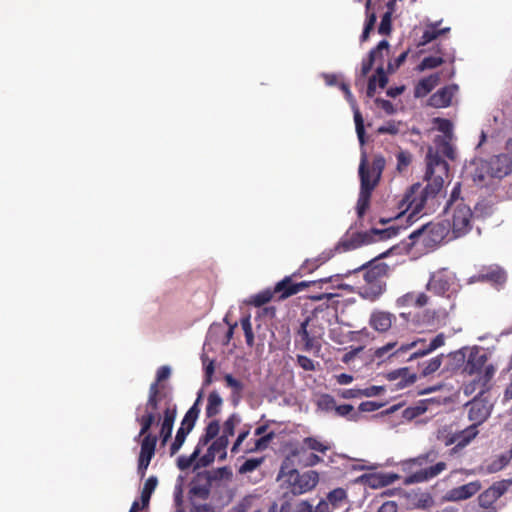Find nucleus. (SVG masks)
<instances>
[{
	"label": "nucleus",
	"mask_w": 512,
	"mask_h": 512,
	"mask_svg": "<svg viewBox=\"0 0 512 512\" xmlns=\"http://www.w3.org/2000/svg\"><path fill=\"white\" fill-rule=\"evenodd\" d=\"M416 374H410L408 368H400L388 373L389 380H398L400 382L397 384L399 388H404L410 384H413L416 381Z\"/></svg>",
	"instance_id": "nucleus-29"
},
{
	"label": "nucleus",
	"mask_w": 512,
	"mask_h": 512,
	"mask_svg": "<svg viewBox=\"0 0 512 512\" xmlns=\"http://www.w3.org/2000/svg\"><path fill=\"white\" fill-rule=\"evenodd\" d=\"M399 232V228L396 227H388L385 229H376L372 228L369 233H371V242L375 240H386L392 237H395Z\"/></svg>",
	"instance_id": "nucleus-43"
},
{
	"label": "nucleus",
	"mask_w": 512,
	"mask_h": 512,
	"mask_svg": "<svg viewBox=\"0 0 512 512\" xmlns=\"http://www.w3.org/2000/svg\"><path fill=\"white\" fill-rule=\"evenodd\" d=\"M199 408H198V400L194 403V405L186 412L180 427H185V430L191 432L193 429L195 422L199 416Z\"/></svg>",
	"instance_id": "nucleus-41"
},
{
	"label": "nucleus",
	"mask_w": 512,
	"mask_h": 512,
	"mask_svg": "<svg viewBox=\"0 0 512 512\" xmlns=\"http://www.w3.org/2000/svg\"><path fill=\"white\" fill-rule=\"evenodd\" d=\"M370 243L372 242L371 233H369V231L354 232L351 235L346 234L335 246V251L345 252Z\"/></svg>",
	"instance_id": "nucleus-15"
},
{
	"label": "nucleus",
	"mask_w": 512,
	"mask_h": 512,
	"mask_svg": "<svg viewBox=\"0 0 512 512\" xmlns=\"http://www.w3.org/2000/svg\"><path fill=\"white\" fill-rule=\"evenodd\" d=\"M451 284V276L445 270H442L437 271L431 275L426 288L428 291L442 296L449 291Z\"/></svg>",
	"instance_id": "nucleus-17"
},
{
	"label": "nucleus",
	"mask_w": 512,
	"mask_h": 512,
	"mask_svg": "<svg viewBox=\"0 0 512 512\" xmlns=\"http://www.w3.org/2000/svg\"><path fill=\"white\" fill-rule=\"evenodd\" d=\"M317 406L322 411H326V412H329L332 410L335 411L336 400L330 394H322L317 401Z\"/></svg>",
	"instance_id": "nucleus-52"
},
{
	"label": "nucleus",
	"mask_w": 512,
	"mask_h": 512,
	"mask_svg": "<svg viewBox=\"0 0 512 512\" xmlns=\"http://www.w3.org/2000/svg\"><path fill=\"white\" fill-rule=\"evenodd\" d=\"M220 425L218 420H213L208 423L205 428L204 434L199 438L197 446H200L202 449L206 446L211 440L215 439L219 434Z\"/></svg>",
	"instance_id": "nucleus-34"
},
{
	"label": "nucleus",
	"mask_w": 512,
	"mask_h": 512,
	"mask_svg": "<svg viewBox=\"0 0 512 512\" xmlns=\"http://www.w3.org/2000/svg\"><path fill=\"white\" fill-rule=\"evenodd\" d=\"M232 476V472L228 467H220L213 471L212 474L207 473V477L213 480L229 479Z\"/></svg>",
	"instance_id": "nucleus-61"
},
{
	"label": "nucleus",
	"mask_w": 512,
	"mask_h": 512,
	"mask_svg": "<svg viewBox=\"0 0 512 512\" xmlns=\"http://www.w3.org/2000/svg\"><path fill=\"white\" fill-rule=\"evenodd\" d=\"M495 374V368L493 365H485L483 367V373L478 378L479 382L481 383V389L479 391L480 395H483L489 390L488 383L491 381Z\"/></svg>",
	"instance_id": "nucleus-47"
},
{
	"label": "nucleus",
	"mask_w": 512,
	"mask_h": 512,
	"mask_svg": "<svg viewBox=\"0 0 512 512\" xmlns=\"http://www.w3.org/2000/svg\"><path fill=\"white\" fill-rule=\"evenodd\" d=\"M478 426L471 424L467 428L456 432L457 442H459V446L466 447L473 439L478 435Z\"/></svg>",
	"instance_id": "nucleus-36"
},
{
	"label": "nucleus",
	"mask_w": 512,
	"mask_h": 512,
	"mask_svg": "<svg viewBox=\"0 0 512 512\" xmlns=\"http://www.w3.org/2000/svg\"><path fill=\"white\" fill-rule=\"evenodd\" d=\"M482 396L478 393L473 400L467 403L469 406L468 418L476 426L481 425L491 413L492 406L487 400L482 399Z\"/></svg>",
	"instance_id": "nucleus-11"
},
{
	"label": "nucleus",
	"mask_w": 512,
	"mask_h": 512,
	"mask_svg": "<svg viewBox=\"0 0 512 512\" xmlns=\"http://www.w3.org/2000/svg\"><path fill=\"white\" fill-rule=\"evenodd\" d=\"M334 250L330 249L327 251L322 252L317 258H314V262H317L316 265L309 267L310 263L312 261H305L301 267V269L305 272L311 273L315 269H317L319 266L327 262L329 259H331L334 256Z\"/></svg>",
	"instance_id": "nucleus-42"
},
{
	"label": "nucleus",
	"mask_w": 512,
	"mask_h": 512,
	"mask_svg": "<svg viewBox=\"0 0 512 512\" xmlns=\"http://www.w3.org/2000/svg\"><path fill=\"white\" fill-rule=\"evenodd\" d=\"M507 282L506 271L497 264L482 266L478 272L472 275L468 283H488L496 288L502 287Z\"/></svg>",
	"instance_id": "nucleus-9"
},
{
	"label": "nucleus",
	"mask_w": 512,
	"mask_h": 512,
	"mask_svg": "<svg viewBox=\"0 0 512 512\" xmlns=\"http://www.w3.org/2000/svg\"><path fill=\"white\" fill-rule=\"evenodd\" d=\"M211 486V478H208L206 475L204 481H201V479H197L191 483L189 493L191 497H196L201 500H207L210 496Z\"/></svg>",
	"instance_id": "nucleus-25"
},
{
	"label": "nucleus",
	"mask_w": 512,
	"mask_h": 512,
	"mask_svg": "<svg viewBox=\"0 0 512 512\" xmlns=\"http://www.w3.org/2000/svg\"><path fill=\"white\" fill-rule=\"evenodd\" d=\"M354 122H355L358 139L361 144H364V142H365L364 141V135H365L364 120H363V117L358 108H355V110H354Z\"/></svg>",
	"instance_id": "nucleus-57"
},
{
	"label": "nucleus",
	"mask_w": 512,
	"mask_h": 512,
	"mask_svg": "<svg viewBox=\"0 0 512 512\" xmlns=\"http://www.w3.org/2000/svg\"><path fill=\"white\" fill-rule=\"evenodd\" d=\"M461 194V183L457 182L450 194L449 200L447 201L446 207L460 205V202H464V199L460 196Z\"/></svg>",
	"instance_id": "nucleus-58"
},
{
	"label": "nucleus",
	"mask_w": 512,
	"mask_h": 512,
	"mask_svg": "<svg viewBox=\"0 0 512 512\" xmlns=\"http://www.w3.org/2000/svg\"><path fill=\"white\" fill-rule=\"evenodd\" d=\"M433 122L437 125V129L444 133L442 137H448L449 139H452L453 125L450 120L437 117L434 118Z\"/></svg>",
	"instance_id": "nucleus-54"
},
{
	"label": "nucleus",
	"mask_w": 512,
	"mask_h": 512,
	"mask_svg": "<svg viewBox=\"0 0 512 512\" xmlns=\"http://www.w3.org/2000/svg\"><path fill=\"white\" fill-rule=\"evenodd\" d=\"M445 212L451 213L450 225L455 237H461L471 230L473 213L465 202H460V205L445 207Z\"/></svg>",
	"instance_id": "nucleus-5"
},
{
	"label": "nucleus",
	"mask_w": 512,
	"mask_h": 512,
	"mask_svg": "<svg viewBox=\"0 0 512 512\" xmlns=\"http://www.w3.org/2000/svg\"><path fill=\"white\" fill-rule=\"evenodd\" d=\"M481 489L479 481H472L467 484L455 487L447 493V499L449 501H461L466 500L474 496Z\"/></svg>",
	"instance_id": "nucleus-20"
},
{
	"label": "nucleus",
	"mask_w": 512,
	"mask_h": 512,
	"mask_svg": "<svg viewBox=\"0 0 512 512\" xmlns=\"http://www.w3.org/2000/svg\"><path fill=\"white\" fill-rule=\"evenodd\" d=\"M392 31V11H386L382 16L378 33L381 35H389Z\"/></svg>",
	"instance_id": "nucleus-55"
},
{
	"label": "nucleus",
	"mask_w": 512,
	"mask_h": 512,
	"mask_svg": "<svg viewBox=\"0 0 512 512\" xmlns=\"http://www.w3.org/2000/svg\"><path fill=\"white\" fill-rule=\"evenodd\" d=\"M335 413L341 417H347L349 420L357 421L358 412L355 411L351 404L336 405Z\"/></svg>",
	"instance_id": "nucleus-51"
},
{
	"label": "nucleus",
	"mask_w": 512,
	"mask_h": 512,
	"mask_svg": "<svg viewBox=\"0 0 512 512\" xmlns=\"http://www.w3.org/2000/svg\"><path fill=\"white\" fill-rule=\"evenodd\" d=\"M262 463L261 458H251L246 460L239 468V473L245 474L254 471L257 469Z\"/></svg>",
	"instance_id": "nucleus-60"
},
{
	"label": "nucleus",
	"mask_w": 512,
	"mask_h": 512,
	"mask_svg": "<svg viewBox=\"0 0 512 512\" xmlns=\"http://www.w3.org/2000/svg\"><path fill=\"white\" fill-rule=\"evenodd\" d=\"M384 167L385 159L381 156L374 158L371 168H368V166L366 165V169L369 171L370 183L375 182V186H377Z\"/></svg>",
	"instance_id": "nucleus-37"
},
{
	"label": "nucleus",
	"mask_w": 512,
	"mask_h": 512,
	"mask_svg": "<svg viewBox=\"0 0 512 512\" xmlns=\"http://www.w3.org/2000/svg\"><path fill=\"white\" fill-rule=\"evenodd\" d=\"M189 433H190V431L185 430V427H179V429L177 430L175 439L170 446V454L172 456L175 455L180 450V448L182 447V445L185 442V439Z\"/></svg>",
	"instance_id": "nucleus-50"
},
{
	"label": "nucleus",
	"mask_w": 512,
	"mask_h": 512,
	"mask_svg": "<svg viewBox=\"0 0 512 512\" xmlns=\"http://www.w3.org/2000/svg\"><path fill=\"white\" fill-rule=\"evenodd\" d=\"M440 76L438 73L431 74L428 77L421 79L414 89V96L422 98L428 95L439 83Z\"/></svg>",
	"instance_id": "nucleus-24"
},
{
	"label": "nucleus",
	"mask_w": 512,
	"mask_h": 512,
	"mask_svg": "<svg viewBox=\"0 0 512 512\" xmlns=\"http://www.w3.org/2000/svg\"><path fill=\"white\" fill-rule=\"evenodd\" d=\"M447 468V465L445 462L440 461L437 462L434 465H431L427 468H423L419 471H416L409 476H407L404 480L405 485H411L415 483H422L429 481L438 475H440L443 471H445Z\"/></svg>",
	"instance_id": "nucleus-13"
},
{
	"label": "nucleus",
	"mask_w": 512,
	"mask_h": 512,
	"mask_svg": "<svg viewBox=\"0 0 512 512\" xmlns=\"http://www.w3.org/2000/svg\"><path fill=\"white\" fill-rule=\"evenodd\" d=\"M333 277L321 278L315 281H302L299 283H294L292 281V276H286L281 281H279L273 288L277 300H284L290 296H293L300 291L308 288L311 284L316 283H328L332 282Z\"/></svg>",
	"instance_id": "nucleus-10"
},
{
	"label": "nucleus",
	"mask_w": 512,
	"mask_h": 512,
	"mask_svg": "<svg viewBox=\"0 0 512 512\" xmlns=\"http://www.w3.org/2000/svg\"><path fill=\"white\" fill-rule=\"evenodd\" d=\"M512 490V477L494 482L478 496L479 506L485 512H497L495 503L507 492Z\"/></svg>",
	"instance_id": "nucleus-6"
},
{
	"label": "nucleus",
	"mask_w": 512,
	"mask_h": 512,
	"mask_svg": "<svg viewBox=\"0 0 512 512\" xmlns=\"http://www.w3.org/2000/svg\"><path fill=\"white\" fill-rule=\"evenodd\" d=\"M389 266L379 262L376 258L363 263L359 267L348 270L343 274L332 276L333 280H339L351 275L362 274L363 281L357 286L356 293L368 301H376L386 290L385 278L388 276Z\"/></svg>",
	"instance_id": "nucleus-3"
},
{
	"label": "nucleus",
	"mask_w": 512,
	"mask_h": 512,
	"mask_svg": "<svg viewBox=\"0 0 512 512\" xmlns=\"http://www.w3.org/2000/svg\"><path fill=\"white\" fill-rule=\"evenodd\" d=\"M396 159H397V170L399 172L404 171L411 164V161H412L411 154L406 151H400L399 153H397Z\"/></svg>",
	"instance_id": "nucleus-59"
},
{
	"label": "nucleus",
	"mask_w": 512,
	"mask_h": 512,
	"mask_svg": "<svg viewBox=\"0 0 512 512\" xmlns=\"http://www.w3.org/2000/svg\"><path fill=\"white\" fill-rule=\"evenodd\" d=\"M222 404L223 400L221 396L216 391L210 392L207 398L206 416L212 418L218 415L221 411Z\"/></svg>",
	"instance_id": "nucleus-32"
},
{
	"label": "nucleus",
	"mask_w": 512,
	"mask_h": 512,
	"mask_svg": "<svg viewBox=\"0 0 512 512\" xmlns=\"http://www.w3.org/2000/svg\"><path fill=\"white\" fill-rule=\"evenodd\" d=\"M202 449L200 446L195 447L193 453L190 456H180L177 459V466L180 470H186L191 467L194 461L197 460L201 453Z\"/></svg>",
	"instance_id": "nucleus-49"
},
{
	"label": "nucleus",
	"mask_w": 512,
	"mask_h": 512,
	"mask_svg": "<svg viewBox=\"0 0 512 512\" xmlns=\"http://www.w3.org/2000/svg\"><path fill=\"white\" fill-rule=\"evenodd\" d=\"M449 28L444 29H436V25H430L424 32L421 37V40L418 43V46H425L431 41L435 40L439 35L447 32Z\"/></svg>",
	"instance_id": "nucleus-44"
},
{
	"label": "nucleus",
	"mask_w": 512,
	"mask_h": 512,
	"mask_svg": "<svg viewBox=\"0 0 512 512\" xmlns=\"http://www.w3.org/2000/svg\"><path fill=\"white\" fill-rule=\"evenodd\" d=\"M443 63H444V59L442 57L428 56V57H425L421 61V63L418 65L417 69L419 71H424L427 69H434Z\"/></svg>",
	"instance_id": "nucleus-53"
},
{
	"label": "nucleus",
	"mask_w": 512,
	"mask_h": 512,
	"mask_svg": "<svg viewBox=\"0 0 512 512\" xmlns=\"http://www.w3.org/2000/svg\"><path fill=\"white\" fill-rule=\"evenodd\" d=\"M512 456L509 451H506L500 455L490 459L485 464V470L487 473H496L503 470L511 461Z\"/></svg>",
	"instance_id": "nucleus-27"
},
{
	"label": "nucleus",
	"mask_w": 512,
	"mask_h": 512,
	"mask_svg": "<svg viewBox=\"0 0 512 512\" xmlns=\"http://www.w3.org/2000/svg\"><path fill=\"white\" fill-rule=\"evenodd\" d=\"M389 47V42L387 40H382L374 49L369 52L367 59L363 60L361 66V75L363 77H365L371 71L374 62L377 61V55L381 54L382 51L388 52Z\"/></svg>",
	"instance_id": "nucleus-23"
},
{
	"label": "nucleus",
	"mask_w": 512,
	"mask_h": 512,
	"mask_svg": "<svg viewBox=\"0 0 512 512\" xmlns=\"http://www.w3.org/2000/svg\"><path fill=\"white\" fill-rule=\"evenodd\" d=\"M241 419L236 414H231L224 422L223 429H222V435L225 436V438H229V436H233L235 433V427L240 423Z\"/></svg>",
	"instance_id": "nucleus-48"
},
{
	"label": "nucleus",
	"mask_w": 512,
	"mask_h": 512,
	"mask_svg": "<svg viewBox=\"0 0 512 512\" xmlns=\"http://www.w3.org/2000/svg\"><path fill=\"white\" fill-rule=\"evenodd\" d=\"M422 342H424V340L413 341L411 343L401 345L397 349H395L396 345H397L396 342H389L386 345L377 348L374 352V356L379 359L384 358L387 354H389L388 357H391V356L398 357V356H401L402 354L408 352L412 348H415L418 345V343H422Z\"/></svg>",
	"instance_id": "nucleus-21"
},
{
	"label": "nucleus",
	"mask_w": 512,
	"mask_h": 512,
	"mask_svg": "<svg viewBox=\"0 0 512 512\" xmlns=\"http://www.w3.org/2000/svg\"><path fill=\"white\" fill-rule=\"evenodd\" d=\"M439 456V453L435 449H430L427 452L415 457L411 458L407 461L408 464L414 466H424L430 463H434Z\"/></svg>",
	"instance_id": "nucleus-38"
},
{
	"label": "nucleus",
	"mask_w": 512,
	"mask_h": 512,
	"mask_svg": "<svg viewBox=\"0 0 512 512\" xmlns=\"http://www.w3.org/2000/svg\"><path fill=\"white\" fill-rule=\"evenodd\" d=\"M274 297H276L273 289L263 290L256 295H253L250 300V304L255 307H261L266 303L270 302Z\"/></svg>",
	"instance_id": "nucleus-46"
},
{
	"label": "nucleus",
	"mask_w": 512,
	"mask_h": 512,
	"mask_svg": "<svg viewBox=\"0 0 512 512\" xmlns=\"http://www.w3.org/2000/svg\"><path fill=\"white\" fill-rule=\"evenodd\" d=\"M434 144V147H428L426 154L425 180L427 185L422 188L419 183L413 184L400 203L401 209L410 212L409 218L434 210L438 204V197L442 195L444 179L448 177L449 173V164L443 159V156L451 161L456 159L451 139L438 135L434 139Z\"/></svg>",
	"instance_id": "nucleus-1"
},
{
	"label": "nucleus",
	"mask_w": 512,
	"mask_h": 512,
	"mask_svg": "<svg viewBox=\"0 0 512 512\" xmlns=\"http://www.w3.org/2000/svg\"><path fill=\"white\" fill-rule=\"evenodd\" d=\"M377 132L379 134H390V135H396L399 132L398 124L394 121H388L384 125L380 126L377 129Z\"/></svg>",
	"instance_id": "nucleus-64"
},
{
	"label": "nucleus",
	"mask_w": 512,
	"mask_h": 512,
	"mask_svg": "<svg viewBox=\"0 0 512 512\" xmlns=\"http://www.w3.org/2000/svg\"><path fill=\"white\" fill-rule=\"evenodd\" d=\"M331 449V446L328 442L321 441L317 437H305L302 440V444L299 447V453L306 454V451H314L321 454H326L327 451Z\"/></svg>",
	"instance_id": "nucleus-22"
},
{
	"label": "nucleus",
	"mask_w": 512,
	"mask_h": 512,
	"mask_svg": "<svg viewBox=\"0 0 512 512\" xmlns=\"http://www.w3.org/2000/svg\"><path fill=\"white\" fill-rule=\"evenodd\" d=\"M354 122H355L358 139L361 144H364V142H365L364 141V135H365L364 120H363V117L358 108H355V110H354Z\"/></svg>",
	"instance_id": "nucleus-56"
},
{
	"label": "nucleus",
	"mask_w": 512,
	"mask_h": 512,
	"mask_svg": "<svg viewBox=\"0 0 512 512\" xmlns=\"http://www.w3.org/2000/svg\"><path fill=\"white\" fill-rule=\"evenodd\" d=\"M171 374V369L169 366H161L156 373V380L151 383L148 391L147 401L150 400V397H154L155 401V413H158L159 403L162 399H166L168 397L167 393H163L160 391L159 383L168 379Z\"/></svg>",
	"instance_id": "nucleus-16"
},
{
	"label": "nucleus",
	"mask_w": 512,
	"mask_h": 512,
	"mask_svg": "<svg viewBox=\"0 0 512 512\" xmlns=\"http://www.w3.org/2000/svg\"><path fill=\"white\" fill-rule=\"evenodd\" d=\"M395 321L396 316L393 313L382 310H375L370 315L369 325L375 331L379 333H385L392 327V324Z\"/></svg>",
	"instance_id": "nucleus-18"
},
{
	"label": "nucleus",
	"mask_w": 512,
	"mask_h": 512,
	"mask_svg": "<svg viewBox=\"0 0 512 512\" xmlns=\"http://www.w3.org/2000/svg\"><path fill=\"white\" fill-rule=\"evenodd\" d=\"M274 432H269L266 435H263L259 439L255 441L254 448L251 451H262L268 447L269 442L274 438Z\"/></svg>",
	"instance_id": "nucleus-62"
},
{
	"label": "nucleus",
	"mask_w": 512,
	"mask_h": 512,
	"mask_svg": "<svg viewBox=\"0 0 512 512\" xmlns=\"http://www.w3.org/2000/svg\"><path fill=\"white\" fill-rule=\"evenodd\" d=\"M293 455L296 456L299 463L305 467H313L323 462V459L316 453H309L308 451H306V454L299 453V448L293 452Z\"/></svg>",
	"instance_id": "nucleus-39"
},
{
	"label": "nucleus",
	"mask_w": 512,
	"mask_h": 512,
	"mask_svg": "<svg viewBox=\"0 0 512 512\" xmlns=\"http://www.w3.org/2000/svg\"><path fill=\"white\" fill-rule=\"evenodd\" d=\"M347 498L346 490L343 488H336L328 493L327 502L331 504L333 508H339Z\"/></svg>",
	"instance_id": "nucleus-45"
},
{
	"label": "nucleus",
	"mask_w": 512,
	"mask_h": 512,
	"mask_svg": "<svg viewBox=\"0 0 512 512\" xmlns=\"http://www.w3.org/2000/svg\"><path fill=\"white\" fill-rule=\"evenodd\" d=\"M494 176L502 178L512 173V157L506 154L496 156L492 161Z\"/></svg>",
	"instance_id": "nucleus-26"
},
{
	"label": "nucleus",
	"mask_w": 512,
	"mask_h": 512,
	"mask_svg": "<svg viewBox=\"0 0 512 512\" xmlns=\"http://www.w3.org/2000/svg\"><path fill=\"white\" fill-rule=\"evenodd\" d=\"M415 298H416L415 292H408L397 299V301H396L397 306H399V307L415 306L416 307Z\"/></svg>",
	"instance_id": "nucleus-63"
},
{
	"label": "nucleus",
	"mask_w": 512,
	"mask_h": 512,
	"mask_svg": "<svg viewBox=\"0 0 512 512\" xmlns=\"http://www.w3.org/2000/svg\"><path fill=\"white\" fill-rule=\"evenodd\" d=\"M158 480L155 476L149 477L144 483V487L141 491V508L148 507L150 498L154 490L156 489Z\"/></svg>",
	"instance_id": "nucleus-35"
},
{
	"label": "nucleus",
	"mask_w": 512,
	"mask_h": 512,
	"mask_svg": "<svg viewBox=\"0 0 512 512\" xmlns=\"http://www.w3.org/2000/svg\"><path fill=\"white\" fill-rule=\"evenodd\" d=\"M360 192L356 205V212L359 218H362L370 206V199L375 182L370 183L369 171L366 169V156H363L359 165Z\"/></svg>",
	"instance_id": "nucleus-7"
},
{
	"label": "nucleus",
	"mask_w": 512,
	"mask_h": 512,
	"mask_svg": "<svg viewBox=\"0 0 512 512\" xmlns=\"http://www.w3.org/2000/svg\"><path fill=\"white\" fill-rule=\"evenodd\" d=\"M444 343H445V336L443 333H440L430 341V343L427 345V347H425L423 349H418L417 351L413 352L409 356L408 360L410 361L413 359H417V358L426 356L427 354L433 352L437 348L443 346Z\"/></svg>",
	"instance_id": "nucleus-31"
},
{
	"label": "nucleus",
	"mask_w": 512,
	"mask_h": 512,
	"mask_svg": "<svg viewBox=\"0 0 512 512\" xmlns=\"http://www.w3.org/2000/svg\"><path fill=\"white\" fill-rule=\"evenodd\" d=\"M135 421L140 425V431L135 440L141 439L140 453L138 457V473L144 477L146 470L155 455L158 437L150 433L151 427L161 420L160 414L155 413L154 397H150L149 401L143 406L137 407Z\"/></svg>",
	"instance_id": "nucleus-2"
},
{
	"label": "nucleus",
	"mask_w": 512,
	"mask_h": 512,
	"mask_svg": "<svg viewBox=\"0 0 512 512\" xmlns=\"http://www.w3.org/2000/svg\"><path fill=\"white\" fill-rule=\"evenodd\" d=\"M486 362L487 356L485 354L471 353L465 364L464 371L470 375L480 373Z\"/></svg>",
	"instance_id": "nucleus-28"
},
{
	"label": "nucleus",
	"mask_w": 512,
	"mask_h": 512,
	"mask_svg": "<svg viewBox=\"0 0 512 512\" xmlns=\"http://www.w3.org/2000/svg\"><path fill=\"white\" fill-rule=\"evenodd\" d=\"M177 415V405L173 403L172 398L169 397L165 402V408L163 410V418L161 422L159 437L161 438L162 444H166L171 438L174 422Z\"/></svg>",
	"instance_id": "nucleus-12"
},
{
	"label": "nucleus",
	"mask_w": 512,
	"mask_h": 512,
	"mask_svg": "<svg viewBox=\"0 0 512 512\" xmlns=\"http://www.w3.org/2000/svg\"><path fill=\"white\" fill-rule=\"evenodd\" d=\"M443 354L437 355L428 361L419 364L420 376L426 377L435 373L442 365Z\"/></svg>",
	"instance_id": "nucleus-33"
},
{
	"label": "nucleus",
	"mask_w": 512,
	"mask_h": 512,
	"mask_svg": "<svg viewBox=\"0 0 512 512\" xmlns=\"http://www.w3.org/2000/svg\"><path fill=\"white\" fill-rule=\"evenodd\" d=\"M457 85H447L432 94L428 100L430 106L435 108L448 107L457 91Z\"/></svg>",
	"instance_id": "nucleus-19"
},
{
	"label": "nucleus",
	"mask_w": 512,
	"mask_h": 512,
	"mask_svg": "<svg viewBox=\"0 0 512 512\" xmlns=\"http://www.w3.org/2000/svg\"><path fill=\"white\" fill-rule=\"evenodd\" d=\"M412 240L421 239L423 243H428L430 241L434 243H439L444 238V227L440 224H427L422 226V228L413 231L410 236Z\"/></svg>",
	"instance_id": "nucleus-14"
},
{
	"label": "nucleus",
	"mask_w": 512,
	"mask_h": 512,
	"mask_svg": "<svg viewBox=\"0 0 512 512\" xmlns=\"http://www.w3.org/2000/svg\"><path fill=\"white\" fill-rule=\"evenodd\" d=\"M227 387L231 388V401L233 405H237L243 396L244 384L238 379L234 378L231 374H226L224 377Z\"/></svg>",
	"instance_id": "nucleus-30"
},
{
	"label": "nucleus",
	"mask_w": 512,
	"mask_h": 512,
	"mask_svg": "<svg viewBox=\"0 0 512 512\" xmlns=\"http://www.w3.org/2000/svg\"><path fill=\"white\" fill-rule=\"evenodd\" d=\"M321 334L315 327L310 326V318H306L299 326L295 334L296 345L300 344L305 352L318 353L321 350Z\"/></svg>",
	"instance_id": "nucleus-8"
},
{
	"label": "nucleus",
	"mask_w": 512,
	"mask_h": 512,
	"mask_svg": "<svg viewBox=\"0 0 512 512\" xmlns=\"http://www.w3.org/2000/svg\"><path fill=\"white\" fill-rule=\"evenodd\" d=\"M229 444V439L225 438V436H219L216 438L212 444L209 446V450L214 452L219 458V460H225L227 456V446Z\"/></svg>",
	"instance_id": "nucleus-40"
},
{
	"label": "nucleus",
	"mask_w": 512,
	"mask_h": 512,
	"mask_svg": "<svg viewBox=\"0 0 512 512\" xmlns=\"http://www.w3.org/2000/svg\"><path fill=\"white\" fill-rule=\"evenodd\" d=\"M277 480L282 482V485H287L293 495H301L312 490L319 481V475L316 471L309 470L304 473H299L296 469H288L287 466L282 465Z\"/></svg>",
	"instance_id": "nucleus-4"
}]
</instances>
